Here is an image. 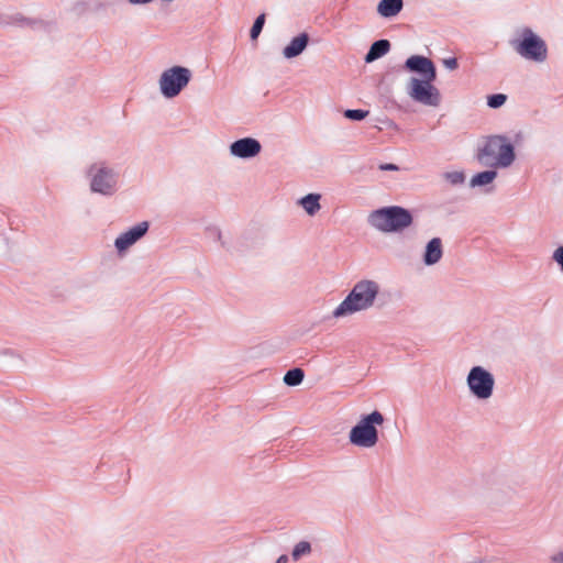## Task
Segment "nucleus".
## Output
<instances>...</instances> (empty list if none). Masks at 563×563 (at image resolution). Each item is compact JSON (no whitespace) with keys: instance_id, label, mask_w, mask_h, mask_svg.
Instances as JSON below:
<instances>
[{"instance_id":"7","label":"nucleus","mask_w":563,"mask_h":563,"mask_svg":"<svg viewBox=\"0 0 563 563\" xmlns=\"http://www.w3.org/2000/svg\"><path fill=\"white\" fill-rule=\"evenodd\" d=\"M87 176L92 192L111 196L117 191L118 173L106 163L99 162L89 166Z\"/></svg>"},{"instance_id":"30","label":"nucleus","mask_w":563,"mask_h":563,"mask_svg":"<svg viewBox=\"0 0 563 563\" xmlns=\"http://www.w3.org/2000/svg\"><path fill=\"white\" fill-rule=\"evenodd\" d=\"M217 238L221 242V246L225 247V242L222 240V233L220 231H217Z\"/></svg>"},{"instance_id":"3","label":"nucleus","mask_w":563,"mask_h":563,"mask_svg":"<svg viewBox=\"0 0 563 563\" xmlns=\"http://www.w3.org/2000/svg\"><path fill=\"white\" fill-rule=\"evenodd\" d=\"M475 157L481 165L498 169L510 167L516 159V153L507 136L490 135L478 146Z\"/></svg>"},{"instance_id":"11","label":"nucleus","mask_w":563,"mask_h":563,"mask_svg":"<svg viewBox=\"0 0 563 563\" xmlns=\"http://www.w3.org/2000/svg\"><path fill=\"white\" fill-rule=\"evenodd\" d=\"M148 230V222L143 221L121 233L114 241L118 252H124L143 238Z\"/></svg>"},{"instance_id":"21","label":"nucleus","mask_w":563,"mask_h":563,"mask_svg":"<svg viewBox=\"0 0 563 563\" xmlns=\"http://www.w3.org/2000/svg\"><path fill=\"white\" fill-rule=\"evenodd\" d=\"M9 24H14L18 26H33L36 22L24 16L21 13H15L9 16Z\"/></svg>"},{"instance_id":"19","label":"nucleus","mask_w":563,"mask_h":563,"mask_svg":"<svg viewBox=\"0 0 563 563\" xmlns=\"http://www.w3.org/2000/svg\"><path fill=\"white\" fill-rule=\"evenodd\" d=\"M311 544L308 541L298 542L291 552V559L294 561H299L302 556H307L311 553Z\"/></svg>"},{"instance_id":"1","label":"nucleus","mask_w":563,"mask_h":563,"mask_svg":"<svg viewBox=\"0 0 563 563\" xmlns=\"http://www.w3.org/2000/svg\"><path fill=\"white\" fill-rule=\"evenodd\" d=\"M404 68L417 73L420 77H410L406 90L416 102L428 107H438L441 101L439 89L433 85L437 69L433 62L422 55H412L405 62Z\"/></svg>"},{"instance_id":"27","label":"nucleus","mask_w":563,"mask_h":563,"mask_svg":"<svg viewBox=\"0 0 563 563\" xmlns=\"http://www.w3.org/2000/svg\"><path fill=\"white\" fill-rule=\"evenodd\" d=\"M550 562L551 563H563V551H559L556 553H553L550 556Z\"/></svg>"},{"instance_id":"22","label":"nucleus","mask_w":563,"mask_h":563,"mask_svg":"<svg viewBox=\"0 0 563 563\" xmlns=\"http://www.w3.org/2000/svg\"><path fill=\"white\" fill-rule=\"evenodd\" d=\"M265 23V14H260L253 23V26L250 32V36L252 40H256L261 34L263 26Z\"/></svg>"},{"instance_id":"9","label":"nucleus","mask_w":563,"mask_h":563,"mask_svg":"<svg viewBox=\"0 0 563 563\" xmlns=\"http://www.w3.org/2000/svg\"><path fill=\"white\" fill-rule=\"evenodd\" d=\"M467 387L477 399H488L492 397L495 386V378L490 372L482 366H474L468 372L466 378Z\"/></svg>"},{"instance_id":"24","label":"nucleus","mask_w":563,"mask_h":563,"mask_svg":"<svg viewBox=\"0 0 563 563\" xmlns=\"http://www.w3.org/2000/svg\"><path fill=\"white\" fill-rule=\"evenodd\" d=\"M507 100V96L504 93L490 95L487 97V104L493 109L501 107Z\"/></svg>"},{"instance_id":"20","label":"nucleus","mask_w":563,"mask_h":563,"mask_svg":"<svg viewBox=\"0 0 563 563\" xmlns=\"http://www.w3.org/2000/svg\"><path fill=\"white\" fill-rule=\"evenodd\" d=\"M443 178L452 186L462 185L465 181V174L461 170L446 172Z\"/></svg>"},{"instance_id":"29","label":"nucleus","mask_w":563,"mask_h":563,"mask_svg":"<svg viewBox=\"0 0 563 563\" xmlns=\"http://www.w3.org/2000/svg\"><path fill=\"white\" fill-rule=\"evenodd\" d=\"M289 559L286 554L280 555L275 563H288Z\"/></svg>"},{"instance_id":"6","label":"nucleus","mask_w":563,"mask_h":563,"mask_svg":"<svg viewBox=\"0 0 563 563\" xmlns=\"http://www.w3.org/2000/svg\"><path fill=\"white\" fill-rule=\"evenodd\" d=\"M514 49L523 58L543 63L548 57L545 42L529 27H525L519 40L511 42Z\"/></svg>"},{"instance_id":"10","label":"nucleus","mask_w":563,"mask_h":563,"mask_svg":"<svg viewBox=\"0 0 563 563\" xmlns=\"http://www.w3.org/2000/svg\"><path fill=\"white\" fill-rule=\"evenodd\" d=\"M229 151L233 157L250 159L261 153L262 145L254 137H243L231 143Z\"/></svg>"},{"instance_id":"23","label":"nucleus","mask_w":563,"mask_h":563,"mask_svg":"<svg viewBox=\"0 0 563 563\" xmlns=\"http://www.w3.org/2000/svg\"><path fill=\"white\" fill-rule=\"evenodd\" d=\"M368 115L367 110L362 109H349L344 111V117L349 120L361 121Z\"/></svg>"},{"instance_id":"12","label":"nucleus","mask_w":563,"mask_h":563,"mask_svg":"<svg viewBox=\"0 0 563 563\" xmlns=\"http://www.w3.org/2000/svg\"><path fill=\"white\" fill-rule=\"evenodd\" d=\"M309 40V34L306 32H302L299 35L291 38L289 44L285 46L283 49L284 57L287 59H291L299 56L308 46Z\"/></svg>"},{"instance_id":"16","label":"nucleus","mask_w":563,"mask_h":563,"mask_svg":"<svg viewBox=\"0 0 563 563\" xmlns=\"http://www.w3.org/2000/svg\"><path fill=\"white\" fill-rule=\"evenodd\" d=\"M320 199V194H308L298 200V205L303 208L308 216L313 217L321 209Z\"/></svg>"},{"instance_id":"5","label":"nucleus","mask_w":563,"mask_h":563,"mask_svg":"<svg viewBox=\"0 0 563 563\" xmlns=\"http://www.w3.org/2000/svg\"><path fill=\"white\" fill-rule=\"evenodd\" d=\"M383 423L384 416L377 410L364 416L356 426L351 429L349 434L350 442L360 448L369 449L375 446L378 442L376 426H382Z\"/></svg>"},{"instance_id":"28","label":"nucleus","mask_w":563,"mask_h":563,"mask_svg":"<svg viewBox=\"0 0 563 563\" xmlns=\"http://www.w3.org/2000/svg\"><path fill=\"white\" fill-rule=\"evenodd\" d=\"M379 169L380 170H390V172H394V170H398L399 167L395 164H391V163H386V164H382L379 165Z\"/></svg>"},{"instance_id":"8","label":"nucleus","mask_w":563,"mask_h":563,"mask_svg":"<svg viewBox=\"0 0 563 563\" xmlns=\"http://www.w3.org/2000/svg\"><path fill=\"white\" fill-rule=\"evenodd\" d=\"M191 78L190 69L173 66L163 71L159 78V89L165 98H174L188 85Z\"/></svg>"},{"instance_id":"15","label":"nucleus","mask_w":563,"mask_h":563,"mask_svg":"<svg viewBox=\"0 0 563 563\" xmlns=\"http://www.w3.org/2000/svg\"><path fill=\"white\" fill-rule=\"evenodd\" d=\"M390 49V43L388 40H378L374 42L367 54L365 55L366 63H373L374 60L386 55Z\"/></svg>"},{"instance_id":"2","label":"nucleus","mask_w":563,"mask_h":563,"mask_svg":"<svg viewBox=\"0 0 563 563\" xmlns=\"http://www.w3.org/2000/svg\"><path fill=\"white\" fill-rule=\"evenodd\" d=\"M380 286L373 279H361L332 311V318L342 319L374 307Z\"/></svg>"},{"instance_id":"26","label":"nucleus","mask_w":563,"mask_h":563,"mask_svg":"<svg viewBox=\"0 0 563 563\" xmlns=\"http://www.w3.org/2000/svg\"><path fill=\"white\" fill-rule=\"evenodd\" d=\"M443 64H444V66H445L448 69H450V70H454V69H456V68H457V66H459V65H457V60H456V58H454V57H451V58H446V59H444V60H443Z\"/></svg>"},{"instance_id":"14","label":"nucleus","mask_w":563,"mask_h":563,"mask_svg":"<svg viewBox=\"0 0 563 563\" xmlns=\"http://www.w3.org/2000/svg\"><path fill=\"white\" fill-rule=\"evenodd\" d=\"M402 7V0H380L377 5V12L383 18H391L397 15Z\"/></svg>"},{"instance_id":"18","label":"nucleus","mask_w":563,"mask_h":563,"mask_svg":"<svg viewBox=\"0 0 563 563\" xmlns=\"http://www.w3.org/2000/svg\"><path fill=\"white\" fill-rule=\"evenodd\" d=\"M305 373L301 368L289 369L284 376V383L288 386H298L302 383Z\"/></svg>"},{"instance_id":"17","label":"nucleus","mask_w":563,"mask_h":563,"mask_svg":"<svg viewBox=\"0 0 563 563\" xmlns=\"http://www.w3.org/2000/svg\"><path fill=\"white\" fill-rule=\"evenodd\" d=\"M497 177V172L495 168H490L484 172H481L474 175L470 180V186L472 188L486 186L493 183Z\"/></svg>"},{"instance_id":"13","label":"nucleus","mask_w":563,"mask_h":563,"mask_svg":"<svg viewBox=\"0 0 563 563\" xmlns=\"http://www.w3.org/2000/svg\"><path fill=\"white\" fill-rule=\"evenodd\" d=\"M443 255L442 241L440 238L431 239L427 245L423 253V263L427 266L434 265L440 262Z\"/></svg>"},{"instance_id":"25","label":"nucleus","mask_w":563,"mask_h":563,"mask_svg":"<svg viewBox=\"0 0 563 563\" xmlns=\"http://www.w3.org/2000/svg\"><path fill=\"white\" fill-rule=\"evenodd\" d=\"M553 261L561 267L563 272V246H559L552 254Z\"/></svg>"},{"instance_id":"4","label":"nucleus","mask_w":563,"mask_h":563,"mask_svg":"<svg viewBox=\"0 0 563 563\" xmlns=\"http://www.w3.org/2000/svg\"><path fill=\"white\" fill-rule=\"evenodd\" d=\"M413 222L411 212L399 206L384 207L368 216V223L383 233L402 232Z\"/></svg>"}]
</instances>
